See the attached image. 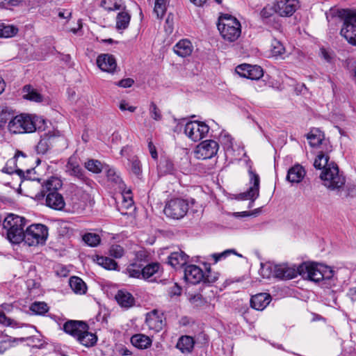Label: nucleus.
Returning a JSON list of instances; mask_svg holds the SVG:
<instances>
[{"instance_id":"2f4dec72","label":"nucleus","mask_w":356,"mask_h":356,"mask_svg":"<svg viewBox=\"0 0 356 356\" xmlns=\"http://www.w3.org/2000/svg\"><path fill=\"white\" fill-rule=\"evenodd\" d=\"M95 261L98 265L106 270H119L118 263L110 257L97 255Z\"/></svg>"},{"instance_id":"9d476101","label":"nucleus","mask_w":356,"mask_h":356,"mask_svg":"<svg viewBox=\"0 0 356 356\" xmlns=\"http://www.w3.org/2000/svg\"><path fill=\"white\" fill-rule=\"evenodd\" d=\"M236 72L241 77L259 80L264 76L263 69L258 65L241 64L236 67Z\"/></svg>"},{"instance_id":"bb28decb","label":"nucleus","mask_w":356,"mask_h":356,"mask_svg":"<svg viewBox=\"0 0 356 356\" xmlns=\"http://www.w3.org/2000/svg\"><path fill=\"white\" fill-rule=\"evenodd\" d=\"M193 49L191 41L186 39L180 40L173 47L175 53L181 57H186L191 55Z\"/></svg>"},{"instance_id":"cd10ccee","label":"nucleus","mask_w":356,"mask_h":356,"mask_svg":"<svg viewBox=\"0 0 356 356\" xmlns=\"http://www.w3.org/2000/svg\"><path fill=\"white\" fill-rule=\"evenodd\" d=\"M131 342L133 346L140 349L147 348L152 344L151 339L143 334H136L132 336Z\"/></svg>"},{"instance_id":"39448f33","label":"nucleus","mask_w":356,"mask_h":356,"mask_svg":"<svg viewBox=\"0 0 356 356\" xmlns=\"http://www.w3.org/2000/svg\"><path fill=\"white\" fill-rule=\"evenodd\" d=\"M218 29L222 38L229 42L236 41L241 34L240 22L236 17L228 14L220 17Z\"/></svg>"},{"instance_id":"774afa93","label":"nucleus","mask_w":356,"mask_h":356,"mask_svg":"<svg viewBox=\"0 0 356 356\" xmlns=\"http://www.w3.org/2000/svg\"><path fill=\"white\" fill-rule=\"evenodd\" d=\"M188 299L191 303H194V302H197L198 300H200V297L198 294L191 295L189 296Z\"/></svg>"},{"instance_id":"58836bf2","label":"nucleus","mask_w":356,"mask_h":356,"mask_svg":"<svg viewBox=\"0 0 356 356\" xmlns=\"http://www.w3.org/2000/svg\"><path fill=\"white\" fill-rule=\"evenodd\" d=\"M67 167L68 170L71 171L72 175L77 177L88 185L90 184L91 181L84 175L82 168L79 165H74L68 162Z\"/></svg>"},{"instance_id":"7c9ffc66","label":"nucleus","mask_w":356,"mask_h":356,"mask_svg":"<svg viewBox=\"0 0 356 356\" xmlns=\"http://www.w3.org/2000/svg\"><path fill=\"white\" fill-rule=\"evenodd\" d=\"M88 199V194L80 191H76V193L72 197L73 208L75 209H83Z\"/></svg>"},{"instance_id":"864d4df0","label":"nucleus","mask_w":356,"mask_h":356,"mask_svg":"<svg viewBox=\"0 0 356 356\" xmlns=\"http://www.w3.org/2000/svg\"><path fill=\"white\" fill-rule=\"evenodd\" d=\"M232 253L236 254L234 250H227L221 253H215L211 255V257L214 259V264H216L219 260L226 258L227 256L230 255ZM238 256L241 257V254H238Z\"/></svg>"},{"instance_id":"f3484780","label":"nucleus","mask_w":356,"mask_h":356,"mask_svg":"<svg viewBox=\"0 0 356 356\" xmlns=\"http://www.w3.org/2000/svg\"><path fill=\"white\" fill-rule=\"evenodd\" d=\"M184 279L188 284L196 285L200 282V268L190 264L184 269Z\"/></svg>"},{"instance_id":"c85d7f7f","label":"nucleus","mask_w":356,"mask_h":356,"mask_svg":"<svg viewBox=\"0 0 356 356\" xmlns=\"http://www.w3.org/2000/svg\"><path fill=\"white\" fill-rule=\"evenodd\" d=\"M69 284L72 290L76 294H85L87 291L86 283L79 277H71L69 280Z\"/></svg>"},{"instance_id":"69168bd1","label":"nucleus","mask_w":356,"mask_h":356,"mask_svg":"<svg viewBox=\"0 0 356 356\" xmlns=\"http://www.w3.org/2000/svg\"><path fill=\"white\" fill-rule=\"evenodd\" d=\"M19 156L25 158L26 157V154L24 152L18 150V151L16 152L13 159L10 160L9 162H10L13 164H15V161L17 160Z\"/></svg>"},{"instance_id":"6e6552de","label":"nucleus","mask_w":356,"mask_h":356,"mask_svg":"<svg viewBox=\"0 0 356 356\" xmlns=\"http://www.w3.org/2000/svg\"><path fill=\"white\" fill-rule=\"evenodd\" d=\"M188 210L187 202L181 198H175L169 200L164 208V213L167 217L175 220L182 218Z\"/></svg>"},{"instance_id":"423d86ee","label":"nucleus","mask_w":356,"mask_h":356,"mask_svg":"<svg viewBox=\"0 0 356 356\" xmlns=\"http://www.w3.org/2000/svg\"><path fill=\"white\" fill-rule=\"evenodd\" d=\"M26 220L13 213L8 215L3 222V226L6 229L7 238L14 244H19L22 241V236L24 234V227Z\"/></svg>"},{"instance_id":"a18cd8bd","label":"nucleus","mask_w":356,"mask_h":356,"mask_svg":"<svg viewBox=\"0 0 356 356\" xmlns=\"http://www.w3.org/2000/svg\"><path fill=\"white\" fill-rule=\"evenodd\" d=\"M130 170L138 177L142 174L141 163L137 156H134L130 160Z\"/></svg>"},{"instance_id":"9b49d317","label":"nucleus","mask_w":356,"mask_h":356,"mask_svg":"<svg viewBox=\"0 0 356 356\" xmlns=\"http://www.w3.org/2000/svg\"><path fill=\"white\" fill-rule=\"evenodd\" d=\"M249 174L251 186L246 192L239 194V196L241 200H250L253 202L259 195L260 179L259 175L252 170H249Z\"/></svg>"},{"instance_id":"a878e982","label":"nucleus","mask_w":356,"mask_h":356,"mask_svg":"<svg viewBox=\"0 0 356 356\" xmlns=\"http://www.w3.org/2000/svg\"><path fill=\"white\" fill-rule=\"evenodd\" d=\"M188 256L183 252H172L168 258V263L175 268H180L186 264Z\"/></svg>"},{"instance_id":"473e14b6","label":"nucleus","mask_w":356,"mask_h":356,"mask_svg":"<svg viewBox=\"0 0 356 356\" xmlns=\"http://www.w3.org/2000/svg\"><path fill=\"white\" fill-rule=\"evenodd\" d=\"M160 267L161 266L158 262H152L145 266H142V279L145 280H149L155 274L159 273Z\"/></svg>"},{"instance_id":"5701e85b","label":"nucleus","mask_w":356,"mask_h":356,"mask_svg":"<svg viewBox=\"0 0 356 356\" xmlns=\"http://www.w3.org/2000/svg\"><path fill=\"white\" fill-rule=\"evenodd\" d=\"M185 134L192 140L198 142L200 140V122L198 120L191 121L186 124Z\"/></svg>"},{"instance_id":"6ab92c4d","label":"nucleus","mask_w":356,"mask_h":356,"mask_svg":"<svg viewBox=\"0 0 356 356\" xmlns=\"http://www.w3.org/2000/svg\"><path fill=\"white\" fill-rule=\"evenodd\" d=\"M45 199L46 205L53 209L60 211L64 209L65 202L63 195L59 193H47Z\"/></svg>"},{"instance_id":"412c9836","label":"nucleus","mask_w":356,"mask_h":356,"mask_svg":"<svg viewBox=\"0 0 356 356\" xmlns=\"http://www.w3.org/2000/svg\"><path fill=\"white\" fill-rule=\"evenodd\" d=\"M218 144L213 140H206L202 142V159H211L216 155Z\"/></svg>"},{"instance_id":"0eeeda50","label":"nucleus","mask_w":356,"mask_h":356,"mask_svg":"<svg viewBox=\"0 0 356 356\" xmlns=\"http://www.w3.org/2000/svg\"><path fill=\"white\" fill-rule=\"evenodd\" d=\"M48 236V229L42 224H33L27 227L22 236V241L29 246L44 244Z\"/></svg>"},{"instance_id":"4c0bfd02","label":"nucleus","mask_w":356,"mask_h":356,"mask_svg":"<svg viewBox=\"0 0 356 356\" xmlns=\"http://www.w3.org/2000/svg\"><path fill=\"white\" fill-rule=\"evenodd\" d=\"M131 15L125 11L120 12L116 17V29L118 30L126 29L130 22Z\"/></svg>"},{"instance_id":"338daca9","label":"nucleus","mask_w":356,"mask_h":356,"mask_svg":"<svg viewBox=\"0 0 356 356\" xmlns=\"http://www.w3.org/2000/svg\"><path fill=\"white\" fill-rule=\"evenodd\" d=\"M321 54L325 60H326L327 61H330L331 57L329 55L328 52L325 49H321Z\"/></svg>"},{"instance_id":"4468645a","label":"nucleus","mask_w":356,"mask_h":356,"mask_svg":"<svg viewBox=\"0 0 356 356\" xmlns=\"http://www.w3.org/2000/svg\"><path fill=\"white\" fill-rule=\"evenodd\" d=\"M88 329L89 327L87 323L79 321L70 320L63 325V330L65 332L76 339L83 332H86V330Z\"/></svg>"},{"instance_id":"393cba45","label":"nucleus","mask_w":356,"mask_h":356,"mask_svg":"<svg viewBox=\"0 0 356 356\" xmlns=\"http://www.w3.org/2000/svg\"><path fill=\"white\" fill-rule=\"evenodd\" d=\"M204 270L202 269V284L211 285L218 278V273L211 270L210 264L203 262Z\"/></svg>"},{"instance_id":"052dcab7","label":"nucleus","mask_w":356,"mask_h":356,"mask_svg":"<svg viewBox=\"0 0 356 356\" xmlns=\"http://www.w3.org/2000/svg\"><path fill=\"white\" fill-rule=\"evenodd\" d=\"M134 79H132L131 78H127V79L120 80V81H118L116 83V85L120 87L126 88L131 87L134 84Z\"/></svg>"},{"instance_id":"c9c22d12","label":"nucleus","mask_w":356,"mask_h":356,"mask_svg":"<svg viewBox=\"0 0 356 356\" xmlns=\"http://www.w3.org/2000/svg\"><path fill=\"white\" fill-rule=\"evenodd\" d=\"M23 97L26 99L35 102H41L42 101V96L30 85H26L24 86Z\"/></svg>"},{"instance_id":"de8ad7c7","label":"nucleus","mask_w":356,"mask_h":356,"mask_svg":"<svg viewBox=\"0 0 356 356\" xmlns=\"http://www.w3.org/2000/svg\"><path fill=\"white\" fill-rule=\"evenodd\" d=\"M167 0H156L154 11L157 15L158 18H162L166 10Z\"/></svg>"},{"instance_id":"f704fd0d","label":"nucleus","mask_w":356,"mask_h":356,"mask_svg":"<svg viewBox=\"0 0 356 356\" xmlns=\"http://www.w3.org/2000/svg\"><path fill=\"white\" fill-rule=\"evenodd\" d=\"M76 340L84 346L92 347L97 343V337L88 332V330H86V332H83Z\"/></svg>"},{"instance_id":"ddd939ff","label":"nucleus","mask_w":356,"mask_h":356,"mask_svg":"<svg viewBox=\"0 0 356 356\" xmlns=\"http://www.w3.org/2000/svg\"><path fill=\"white\" fill-rule=\"evenodd\" d=\"M298 7V0H281L275 4V11L282 17H289L296 12Z\"/></svg>"},{"instance_id":"09e8293b","label":"nucleus","mask_w":356,"mask_h":356,"mask_svg":"<svg viewBox=\"0 0 356 356\" xmlns=\"http://www.w3.org/2000/svg\"><path fill=\"white\" fill-rule=\"evenodd\" d=\"M149 112L151 118L156 120L160 121L162 119V113L161 110L154 102H151L149 104Z\"/></svg>"},{"instance_id":"bf43d9fd","label":"nucleus","mask_w":356,"mask_h":356,"mask_svg":"<svg viewBox=\"0 0 356 356\" xmlns=\"http://www.w3.org/2000/svg\"><path fill=\"white\" fill-rule=\"evenodd\" d=\"M0 323L4 325H16L17 323L8 318L3 312H0Z\"/></svg>"},{"instance_id":"8fccbe9b","label":"nucleus","mask_w":356,"mask_h":356,"mask_svg":"<svg viewBox=\"0 0 356 356\" xmlns=\"http://www.w3.org/2000/svg\"><path fill=\"white\" fill-rule=\"evenodd\" d=\"M283 44L277 40L273 39L271 42V51L273 56L282 55L284 52Z\"/></svg>"},{"instance_id":"3c124183","label":"nucleus","mask_w":356,"mask_h":356,"mask_svg":"<svg viewBox=\"0 0 356 356\" xmlns=\"http://www.w3.org/2000/svg\"><path fill=\"white\" fill-rule=\"evenodd\" d=\"M8 163H10L12 164L10 162H9V161H8L7 164H6V166L3 169V172H6L7 174H13L14 172H16L18 175H19L21 177H24V178H29L30 179L29 177V175L31 173V170H26V175H25V172H24V170H21V169H13L11 167L9 168L8 166Z\"/></svg>"},{"instance_id":"b1692460","label":"nucleus","mask_w":356,"mask_h":356,"mask_svg":"<svg viewBox=\"0 0 356 356\" xmlns=\"http://www.w3.org/2000/svg\"><path fill=\"white\" fill-rule=\"evenodd\" d=\"M118 303L124 308H130L135 305V298L132 294L124 290H119L115 295Z\"/></svg>"},{"instance_id":"2eb2a0df","label":"nucleus","mask_w":356,"mask_h":356,"mask_svg":"<svg viewBox=\"0 0 356 356\" xmlns=\"http://www.w3.org/2000/svg\"><path fill=\"white\" fill-rule=\"evenodd\" d=\"M97 65L99 68L108 73H113L117 68V62L113 55L102 54L97 58Z\"/></svg>"},{"instance_id":"79ce46f5","label":"nucleus","mask_w":356,"mask_h":356,"mask_svg":"<svg viewBox=\"0 0 356 356\" xmlns=\"http://www.w3.org/2000/svg\"><path fill=\"white\" fill-rule=\"evenodd\" d=\"M85 167L89 171L98 174L102 171L104 165L98 160L90 159L85 163Z\"/></svg>"},{"instance_id":"72a5a7b5","label":"nucleus","mask_w":356,"mask_h":356,"mask_svg":"<svg viewBox=\"0 0 356 356\" xmlns=\"http://www.w3.org/2000/svg\"><path fill=\"white\" fill-rule=\"evenodd\" d=\"M307 138L309 145L313 147H318L321 145L324 139V134L318 129H313L307 134Z\"/></svg>"},{"instance_id":"e433bc0d","label":"nucleus","mask_w":356,"mask_h":356,"mask_svg":"<svg viewBox=\"0 0 356 356\" xmlns=\"http://www.w3.org/2000/svg\"><path fill=\"white\" fill-rule=\"evenodd\" d=\"M158 169L162 175L172 174L175 170L173 162L167 157L161 159Z\"/></svg>"},{"instance_id":"f8f14e48","label":"nucleus","mask_w":356,"mask_h":356,"mask_svg":"<svg viewBox=\"0 0 356 356\" xmlns=\"http://www.w3.org/2000/svg\"><path fill=\"white\" fill-rule=\"evenodd\" d=\"M42 189L40 192L35 195V199L40 200L44 197L47 193H58V191L62 187V181L60 179L51 177L43 184H42Z\"/></svg>"},{"instance_id":"e2e57ef3","label":"nucleus","mask_w":356,"mask_h":356,"mask_svg":"<svg viewBox=\"0 0 356 356\" xmlns=\"http://www.w3.org/2000/svg\"><path fill=\"white\" fill-rule=\"evenodd\" d=\"M346 296L351 300L352 302L356 301V286L350 287L347 293Z\"/></svg>"},{"instance_id":"4be33fe9","label":"nucleus","mask_w":356,"mask_h":356,"mask_svg":"<svg viewBox=\"0 0 356 356\" xmlns=\"http://www.w3.org/2000/svg\"><path fill=\"white\" fill-rule=\"evenodd\" d=\"M305 174L304 168L300 164H296L289 169L286 179L291 183H300Z\"/></svg>"},{"instance_id":"ea45409f","label":"nucleus","mask_w":356,"mask_h":356,"mask_svg":"<svg viewBox=\"0 0 356 356\" xmlns=\"http://www.w3.org/2000/svg\"><path fill=\"white\" fill-rule=\"evenodd\" d=\"M125 273L130 277L142 279V264H131L126 268Z\"/></svg>"},{"instance_id":"680f3d73","label":"nucleus","mask_w":356,"mask_h":356,"mask_svg":"<svg viewBox=\"0 0 356 356\" xmlns=\"http://www.w3.org/2000/svg\"><path fill=\"white\" fill-rule=\"evenodd\" d=\"M148 148L152 158L154 160H156L158 159L157 151L152 140L148 142Z\"/></svg>"},{"instance_id":"1a4fd4ad","label":"nucleus","mask_w":356,"mask_h":356,"mask_svg":"<svg viewBox=\"0 0 356 356\" xmlns=\"http://www.w3.org/2000/svg\"><path fill=\"white\" fill-rule=\"evenodd\" d=\"M300 265L296 267L295 265L281 264L274 266L273 273L276 277L282 280H291L298 275H300Z\"/></svg>"},{"instance_id":"f257e3e1","label":"nucleus","mask_w":356,"mask_h":356,"mask_svg":"<svg viewBox=\"0 0 356 356\" xmlns=\"http://www.w3.org/2000/svg\"><path fill=\"white\" fill-rule=\"evenodd\" d=\"M329 159L327 153L320 152L314 162L315 168L323 170L320 175L323 184L343 198L356 197V186L350 184L346 185V177L343 172L339 171L335 163H329Z\"/></svg>"},{"instance_id":"6e6d98bb","label":"nucleus","mask_w":356,"mask_h":356,"mask_svg":"<svg viewBox=\"0 0 356 356\" xmlns=\"http://www.w3.org/2000/svg\"><path fill=\"white\" fill-rule=\"evenodd\" d=\"M274 13H276L275 6H266L261 10L260 15L262 18L267 19L271 17Z\"/></svg>"},{"instance_id":"5fc2aeb1","label":"nucleus","mask_w":356,"mask_h":356,"mask_svg":"<svg viewBox=\"0 0 356 356\" xmlns=\"http://www.w3.org/2000/svg\"><path fill=\"white\" fill-rule=\"evenodd\" d=\"M106 177L108 178V180L111 182L115 184H120L121 182L120 177L116 174L114 169H108L106 170Z\"/></svg>"},{"instance_id":"dca6fc26","label":"nucleus","mask_w":356,"mask_h":356,"mask_svg":"<svg viewBox=\"0 0 356 356\" xmlns=\"http://www.w3.org/2000/svg\"><path fill=\"white\" fill-rule=\"evenodd\" d=\"M145 324L149 330L156 332L161 330L164 325L162 316L159 314L156 309L146 314Z\"/></svg>"},{"instance_id":"7ed1b4c3","label":"nucleus","mask_w":356,"mask_h":356,"mask_svg":"<svg viewBox=\"0 0 356 356\" xmlns=\"http://www.w3.org/2000/svg\"><path fill=\"white\" fill-rule=\"evenodd\" d=\"M329 15L337 16L343 19V24L341 29V35L350 44L356 45V13L349 10L331 9L330 13L327 14V19Z\"/></svg>"},{"instance_id":"f03ea898","label":"nucleus","mask_w":356,"mask_h":356,"mask_svg":"<svg viewBox=\"0 0 356 356\" xmlns=\"http://www.w3.org/2000/svg\"><path fill=\"white\" fill-rule=\"evenodd\" d=\"M300 275L314 282H322V286L332 289L335 286L336 279L333 277V270L327 266L315 264L302 263L300 264Z\"/></svg>"},{"instance_id":"a19ab883","label":"nucleus","mask_w":356,"mask_h":356,"mask_svg":"<svg viewBox=\"0 0 356 356\" xmlns=\"http://www.w3.org/2000/svg\"><path fill=\"white\" fill-rule=\"evenodd\" d=\"M18 32V29L13 25L0 24V38H11Z\"/></svg>"},{"instance_id":"603ef678","label":"nucleus","mask_w":356,"mask_h":356,"mask_svg":"<svg viewBox=\"0 0 356 356\" xmlns=\"http://www.w3.org/2000/svg\"><path fill=\"white\" fill-rule=\"evenodd\" d=\"M109 254L111 257H113L116 259H119L124 255V250L121 245L114 244L111 246L109 249Z\"/></svg>"},{"instance_id":"c756f323","label":"nucleus","mask_w":356,"mask_h":356,"mask_svg":"<svg viewBox=\"0 0 356 356\" xmlns=\"http://www.w3.org/2000/svg\"><path fill=\"white\" fill-rule=\"evenodd\" d=\"M194 346V340L190 336L181 337L176 345V347L179 349L183 353H190Z\"/></svg>"},{"instance_id":"c03bdc74","label":"nucleus","mask_w":356,"mask_h":356,"mask_svg":"<svg viewBox=\"0 0 356 356\" xmlns=\"http://www.w3.org/2000/svg\"><path fill=\"white\" fill-rule=\"evenodd\" d=\"M83 241L88 245L95 247L99 244L101 238L97 234L88 233L83 236Z\"/></svg>"},{"instance_id":"20e7f679","label":"nucleus","mask_w":356,"mask_h":356,"mask_svg":"<svg viewBox=\"0 0 356 356\" xmlns=\"http://www.w3.org/2000/svg\"><path fill=\"white\" fill-rule=\"evenodd\" d=\"M38 122H44V120L37 115L20 114L13 118L8 124V129L12 134L33 133L40 129Z\"/></svg>"},{"instance_id":"aec40b11","label":"nucleus","mask_w":356,"mask_h":356,"mask_svg":"<svg viewBox=\"0 0 356 356\" xmlns=\"http://www.w3.org/2000/svg\"><path fill=\"white\" fill-rule=\"evenodd\" d=\"M270 300L271 297L270 294L261 293L252 296L250 305L253 309L261 311L267 307Z\"/></svg>"},{"instance_id":"a211bd4d","label":"nucleus","mask_w":356,"mask_h":356,"mask_svg":"<svg viewBox=\"0 0 356 356\" xmlns=\"http://www.w3.org/2000/svg\"><path fill=\"white\" fill-rule=\"evenodd\" d=\"M56 135L54 131H48L41 136V139L37 145V151L40 154H45L53 145Z\"/></svg>"},{"instance_id":"13d9d810","label":"nucleus","mask_w":356,"mask_h":356,"mask_svg":"<svg viewBox=\"0 0 356 356\" xmlns=\"http://www.w3.org/2000/svg\"><path fill=\"white\" fill-rule=\"evenodd\" d=\"M168 294L172 298L179 296L181 294V288L177 283H175L168 290Z\"/></svg>"},{"instance_id":"49530a36","label":"nucleus","mask_w":356,"mask_h":356,"mask_svg":"<svg viewBox=\"0 0 356 356\" xmlns=\"http://www.w3.org/2000/svg\"><path fill=\"white\" fill-rule=\"evenodd\" d=\"M102 6L106 10L112 11L120 10L121 4L119 0H103L102 1Z\"/></svg>"},{"instance_id":"4d7b16f0","label":"nucleus","mask_w":356,"mask_h":356,"mask_svg":"<svg viewBox=\"0 0 356 356\" xmlns=\"http://www.w3.org/2000/svg\"><path fill=\"white\" fill-rule=\"evenodd\" d=\"M133 200H132V197L131 195V191H129L127 192H126L124 194H123V202H122V204H123V206L125 207V208H129L131 207H132L133 205Z\"/></svg>"},{"instance_id":"0e129e2a","label":"nucleus","mask_w":356,"mask_h":356,"mask_svg":"<svg viewBox=\"0 0 356 356\" xmlns=\"http://www.w3.org/2000/svg\"><path fill=\"white\" fill-rule=\"evenodd\" d=\"M209 126L204 122H202V139L204 138L209 131Z\"/></svg>"},{"instance_id":"37998d69","label":"nucleus","mask_w":356,"mask_h":356,"mask_svg":"<svg viewBox=\"0 0 356 356\" xmlns=\"http://www.w3.org/2000/svg\"><path fill=\"white\" fill-rule=\"evenodd\" d=\"M30 310L35 314L44 315L49 311V307L44 302H35L31 305Z\"/></svg>"}]
</instances>
